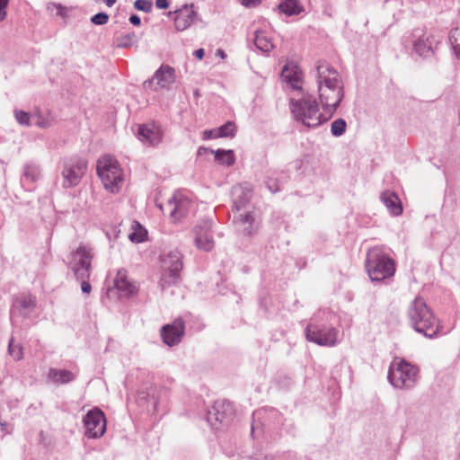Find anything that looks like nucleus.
I'll return each instance as SVG.
<instances>
[{
	"instance_id": "nucleus-10",
	"label": "nucleus",
	"mask_w": 460,
	"mask_h": 460,
	"mask_svg": "<svg viewBox=\"0 0 460 460\" xmlns=\"http://www.w3.org/2000/svg\"><path fill=\"white\" fill-rule=\"evenodd\" d=\"M93 256V248L88 244L80 243L75 251L71 252L67 266L75 279L90 278Z\"/></svg>"
},
{
	"instance_id": "nucleus-1",
	"label": "nucleus",
	"mask_w": 460,
	"mask_h": 460,
	"mask_svg": "<svg viewBox=\"0 0 460 460\" xmlns=\"http://www.w3.org/2000/svg\"><path fill=\"white\" fill-rule=\"evenodd\" d=\"M316 71L319 100L331 118L344 97L343 83L339 73L325 61L318 63Z\"/></svg>"
},
{
	"instance_id": "nucleus-27",
	"label": "nucleus",
	"mask_w": 460,
	"mask_h": 460,
	"mask_svg": "<svg viewBox=\"0 0 460 460\" xmlns=\"http://www.w3.org/2000/svg\"><path fill=\"white\" fill-rule=\"evenodd\" d=\"M114 284L118 290L124 292L128 296L137 292L136 286L128 279L127 271L123 269L118 271Z\"/></svg>"
},
{
	"instance_id": "nucleus-18",
	"label": "nucleus",
	"mask_w": 460,
	"mask_h": 460,
	"mask_svg": "<svg viewBox=\"0 0 460 460\" xmlns=\"http://www.w3.org/2000/svg\"><path fill=\"white\" fill-rule=\"evenodd\" d=\"M211 227L212 221L210 219H205L200 225L194 227L195 243L199 250L209 252L213 249Z\"/></svg>"
},
{
	"instance_id": "nucleus-23",
	"label": "nucleus",
	"mask_w": 460,
	"mask_h": 460,
	"mask_svg": "<svg viewBox=\"0 0 460 460\" xmlns=\"http://www.w3.org/2000/svg\"><path fill=\"white\" fill-rule=\"evenodd\" d=\"M252 197V187L245 184H238L232 189L233 207L239 211L245 208Z\"/></svg>"
},
{
	"instance_id": "nucleus-26",
	"label": "nucleus",
	"mask_w": 460,
	"mask_h": 460,
	"mask_svg": "<svg viewBox=\"0 0 460 460\" xmlns=\"http://www.w3.org/2000/svg\"><path fill=\"white\" fill-rule=\"evenodd\" d=\"M270 31H254V45L261 52L268 53L274 48Z\"/></svg>"
},
{
	"instance_id": "nucleus-25",
	"label": "nucleus",
	"mask_w": 460,
	"mask_h": 460,
	"mask_svg": "<svg viewBox=\"0 0 460 460\" xmlns=\"http://www.w3.org/2000/svg\"><path fill=\"white\" fill-rule=\"evenodd\" d=\"M139 36L134 31H116L113 44L118 48H128L137 42Z\"/></svg>"
},
{
	"instance_id": "nucleus-58",
	"label": "nucleus",
	"mask_w": 460,
	"mask_h": 460,
	"mask_svg": "<svg viewBox=\"0 0 460 460\" xmlns=\"http://www.w3.org/2000/svg\"><path fill=\"white\" fill-rule=\"evenodd\" d=\"M194 94H195L196 96H199V91H198V90H196V91H195V93H194Z\"/></svg>"
},
{
	"instance_id": "nucleus-43",
	"label": "nucleus",
	"mask_w": 460,
	"mask_h": 460,
	"mask_svg": "<svg viewBox=\"0 0 460 460\" xmlns=\"http://www.w3.org/2000/svg\"><path fill=\"white\" fill-rule=\"evenodd\" d=\"M266 186L272 193L281 190V182L278 179L269 178L266 181Z\"/></svg>"
},
{
	"instance_id": "nucleus-9",
	"label": "nucleus",
	"mask_w": 460,
	"mask_h": 460,
	"mask_svg": "<svg viewBox=\"0 0 460 460\" xmlns=\"http://www.w3.org/2000/svg\"><path fill=\"white\" fill-rule=\"evenodd\" d=\"M282 415L275 408L263 407L252 413L251 436L255 438L282 423Z\"/></svg>"
},
{
	"instance_id": "nucleus-48",
	"label": "nucleus",
	"mask_w": 460,
	"mask_h": 460,
	"mask_svg": "<svg viewBox=\"0 0 460 460\" xmlns=\"http://www.w3.org/2000/svg\"><path fill=\"white\" fill-rule=\"evenodd\" d=\"M9 0H0V20H4L6 15L5 9L7 7Z\"/></svg>"
},
{
	"instance_id": "nucleus-52",
	"label": "nucleus",
	"mask_w": 460,
	"mask_h": 460,
	"mask_svg": "<svg viewBox=\"0 0 460 460\" xmlns=\"http://www.w3.org/2000/svg\"><path fill=\"white\" fill-rule=\"evenodd\" d=\"M212 149H209L208 147H205V146H199L198 151H197V155L198 156H202V155H205L207 154H210V151Z\"/></svg>"
},
{
	"instance_id": "nucleus-13",
	"label": "nucleus",
	"mask_w": 460,
	"mask_h": 460,
	"mask_svg": "<svg viewBox=\"0 0 460 460\" xmlns=\"http://www.w3.org/2000/svg\"><path fill=\"white\" fill-rule=\"evenodd\" d=\"M85 429L84 436L88 438H100L107 429V420L104 412L98 407L89 410L83 418Z\"/></svg>"
},
{
	"instance_id": "nucleus-5",
	"label": "nucleus",
	"mask_w": 460,
	"mask_h": 460,
	"mask_svg": "<svg viewBox=\"0 0 460 460\" xmlns=\"http://www.w3.org/2000/svg\"><path fill=\"white\" fill-rule=\"evenodd\" d=\"M181 259L182 256L177 250L161 255V277L158 286L163 292L181 282Z\"/></svg>"
},
{
	"instance_id": "nucleus-3",
	"label": "nucleus",
	"mask_w": 460,
	"mask_h": 460,
	"mask_svg": "<svg viewBox=\"0 0 460 460\" xmlns=\"http://www.w3.org/2000/svg\"><path fill=\"white\" fill-rule=\"evenodd\" d=\"M290 110L295 120L309 128H315L330 119L320 112L315 98L311 95H304L297 100L291 99Z\"/></svg>"
},
{
	"instance_id": "nucleus-7",
	"label": "nucleus",
	"mask_w": 460,
	"mask_h": 460,
	"mask_svg": "<svg viewBox=\"0 0 460 460\" xmlns=\"http://www.w3.org/2000/svg\"><path fill=\"white\" fill-rule=\"evenodd\" d=\"M96 171L106 190L112 193L119 191V184L123 181L122 171L113 156L107 155L100 158Z\"/></svg>"
},
{
	"instance_id": "nucleus-6",
	"label": "nucleus",
	"mask_w": 460,
	"mask_h": 460,
	"mask_svg": "<svg viewBox=\"0 0 460 460\" xmlns=\"http://www.w3.org/2000/svg\"><path fill=\"white\" fill-rule=\"evenodd\" d=\"M338 333L339 331L328 323V316L321 320L314 317L305 329L306 340L319 346H334L337 343Z\"/></svg>"
},
{
	"instance_id": "nucleus-53",
	"label": "nucleus",
	"mask_w": 460,
	"mask_h": 460,
	"mask_svg": "<svg viewBox=\"0 0 460 460\" xmlns=\"http://www.w3.org/2000/svg\"><path fill=\"white\" fill-rule=\"evenodd\" d=\"M193 55L196 58L201 60L205 56V50L203 49H199L194 51Z\"/></svg>"
},
{
	"instance_id": "nucleus-11",
	"label": "nucleus",
	"mask_w": 460,
	"mask_h": 460,
	"mask_svg": "<svg viewBox=\"0 0 460 460\" xmlns=\"http://www.w3.org/2000/svg\"><path fill=\"white\" fill-rule=\"evenodd\" d=\"M87 171V161L79 156H71L63 161L61 175L65 189L77 186Z\"/></svg>"
},
{
	"instance_id": "nucleus-42",
	"label": "nucleus",
	"mask_w": 460,
	"mask_h": 460,
	"mask_svg": "<svg viewBox=\"0 0 460 460\" xmlns=\"http://www.w3.org/2000/svg\"><path fill=\"white\" fill-rule=\"evenodd\" d=\"M108 21L109 15L103 12L96 13L91 18V22L95 25H104Z\"/></svg>"
},
{
	"instance_id": "nucleus-12",
	"label": "nucleus",
	"mask_w": 460,
	"mask_h": 460,
	"mask_svg": "<svg viewBox=\"0 0 460 460\" xmlns=\"http://www.w3.org/2000/svg\"><path fill=\"white\" fill-rule=\"evenodd\" d=\"M234 410L227 400H217L208 410L206 420L214 429L227 426L233 420Z\"/></svg>"
},
{
	"instance_id": "nucleus-4",
	"label": "nucleus",
	"mask_w": 460,
	"mask_h": 460,
	"mask_svg": "<svg viewBox=\"0 0 460 460\" xmlns=\"http://www.w3.org/2000/svg\"><path fill=\"white\" fill-rule=\"evenodd\" d=\"M365 267L371 281L380 282L393 277L395 272L394 261L380 247L368 250Z\"/></svg>"
},
{
	"instance_id": "nucleus-45",
	"label": "nucleus",
	"mask_w": 460,
	"mask_h": 460,
	"mask_svg": "<svg viewBox=\"0 0 460 460\" xmlns=\"http://www.w3.org/2000/svg\"><path fill=\"white\" fill-rule=\"evenodd\" d=\"M90 278L76 279L77 281L81 282V290L84 294H90L92 291V286L89 282Z\"/></svg>"
},
{
	"instance_id": "nucleus-39",
	"label": "nucleus",
	"mask_w": 460,
	"mask_h": 460,
	"mask_svg": "<svg viewBox=\"0 0 460 460\" xmlns=\"http://www.w3.org/2000/svg\"><path fill=\"white\" fill-rule=\"evenodd\" d=\"M137 401L138 403H142L143 401H146L148 403V405L146 406V410L148 411H150V407H149V403H150L152 405V410L155 411L156 402H155L154 397L149 398V394L146 392H145V391L139 392L137 394Z\"/></svg>"
},
{
	"instance_id": "nucleus-40",
	"label": "nucleus",
	"mask_w": 460,
	"mask_h": 460,
	"mask_svg": "<svg viewBox=\"0 0 460 460\" xmlns=\"http://www.w3.org/2000/svg\"><path fill=\"white\" fill-rule=\"evenodd\" d=\"M14 116H15V119H16L17 122L20 125H22V126H30L31 125V123H30V119H31L30 113H28V112H26L24 111L15 110L14 111Z\"/></svg>"
},
{
	"instance_id": "nucleus-54",
	"label": "nucleus",
	"mask_w": 460,
	"mask_h": 460,
	"mask_svg": "<svg viewBox=\"0 0 460 460\" xmlns=\"http://www.w3.org/2000/svg\"><path fill=\"white\" fill-rule=\"evenodd\" d=\"M8 423L6 421H1L0 420V430L1 431H7Z\"/></svg>"
},
{
	"instance_id": "nucleus-8",
	"label": "nucleus",
	"mask_w": 460,
	"mask_h": 460,
	"mask_svg": "<svg viewBox=\"0 0 460 460\" xmlns=\"http://www.w3.org/2000/svg\"><path fill=\"white\" fill-rule=\"evenodd\" d=\"M418 367L404 359L390 366L387 378L395 388L411 389L417 382Z\"/></svg>"
},
{
	"instance_id": "nucleus-51",
	"label": "nucleus",
	"mask_w": 460,
	"mask_h": 460,
	"mask_svg": "<svg viewBox=\"0 0 460 460\" xmlns=\"http://www.w3.org/2000/svg\"><path fill=\"white\" fill-rule=\"evenodd\" d=\"M155 5L159 9H166L169 6L168 0H155Z\"/></svg>"
},
{
	"instance_id": "nucleus-35",
	"label": "nucleus",
	"mask_w": 460,
	"mask_h": 460,
	"mask_svg": "<svg viewBox=\"0 0 460 460\" xmlns=\"http://www.w3.org/2000/svg\"><path fill=\"white\" fill-rule=\"evenodd\" d=\"M347 122L340 118L333 120L331 124V133L333 137H339L346 132Z\"/></svg>"
},
{
	"instance_id": "nucleus-37",
	"label": "nucleus",
	"mask_w": 460,
	"mask_h": 460,
	"mask_svg": "<svg viewBox=\"0 0 460 460\" xmlns=\"http://www.w3.org/2000/svg\"><path fill=\"white\" fill-rule=\"evenodd\" d=\"M47 9L51 15L60 16L62 18L66 17L67 13L70 11V9L56 3H49L47 6Z\"/></svg>"
},
{
	"instance_id": "nucleus-17",
	"label": "nucleus",
	"mask_w": 460,
	"mask_h": 460,
	"mask_svg": "<svg viewBox=\"0 0 460 460\" xmlns=\"http://www.w3.org/2000/svg\"><path fill=\"white\" fill-rule=\"evenodd\" d=\"M37 305L36 297L31 294H21L13 299L11 318L22 316L28 318L34 312Z\"/></svg>"
},
{
	"instance_id": "nucleus-21",
	"label": "nucleus",
	"mask_w": 460,
	"mask_h": 460,
	"mask_svg": "<svg viewBox=\"0 0 460 460\" xmlns=\"http://www.w3.org/2000/svg\"><path fill=\"white\" fill-rule=\"evenodd\" d=\"M137 136L141 142L155 146L162 141L163 134L160 127L151 122L139 125Z\"/></svg>"
},
{
	"instance_id": "nucleus-32",
	"label": "nucleus",
	"mask_w": 460,
	"mask_h": 460,
	"mask_svg": "<svg viewBox=\"0 0 460 460\" xmlns=\"http://www.w3.org/2000/svg\"><path fill=\"white\" fill-rule=\"evenodd\" d=\"M281 76L283 79L290 84V86L295 90H301L302 86L300 84V75L296 71H290L288 66H285L281 72Z\"/></svg>"
},
{
	"instance_id": "nucleus-46",
	"label": "nucleus",
	"mask_w": 460,
	"mask_h": 460,
	"mask_svg": "<svg viewBox=\"0 0 460 460\" xmlns=\"http://www.w3.org/2000/svg\"><path fill=\"white\" fill-rule=\"evenodd\" d=\"M219 134L218 128H213V129H206L203 132V139H212V138H217L220 137L217 136Z\"/></svg>"
},
{
	"instance_id": "nucleus-15",
	"label": "nucleus",
	"mask_w": 460,
	"mask_h": 460,
	"mask_svg": "<svg viewBox=\"0 0 460 460\" xmlns=\"http://www.w3.org/2000/svg\"><path fill=\"white\" fill-rule=\"evenodd\" d=\"M168 15L174 21L175 29H188L191 25H198V15L193 4H183L181 8L169 12Z\"/></svg>"
},
{
	"instance_id": "nucleus-19",
	"label": "nucleus",
	"mask_w": 460,
	"mask_h": 460,
	"mask_svg": "<svg viewBox=\"0 0 460 460\" xmlns=\"http://www.w3.org/2000/svg\"><path fill=\"white\" fill-rule=\"evenodd\" d=\"M438 40L429 31H425L418 40L414 41L413 49L417 55L422 58L433 56Z\"/></svg>"
},
{
	"instance_id": "nucleus-16",
	"label": "nucleus",
	"mask_w": 460,
	"mask_h": 460,
	"mask_svg": "<svg viewBox=\"0 0 460 460\" xmlns=\"http://www.w3.org/2000/svg\"><path fill=\"white\" fill-rule=\"evenodd\" d=\"M185 323L181 318L174 320L172 323H167L161 328V337L163 341L169 347L179 344L184 335Z\"/></svg>"
},
{
	"instance_id": "nucleus-49",
	"label": "nucleus",
	"mask_w": 460,
	"mask_h": 460,
	"mask_svg": "<svg viewBox=\"0 0 460 460\" xmlns=\"http://www.w3.org/2000/svg\"><path fill=\"white\" fill-rule=\"evenodd\" d=\"M240 2L245 7H254L261 3V0H240Z\"/></svg>"
},
{
	"instance_id": "nucleus-44",
	"label": "nucleus",
	"mask_w": 460,
	"mask_h": 460,
	"mask_svg": "<svg viewBox=\"0 0 460 460\" xmlns=\"http://www.w3.org/2000/svg\"><path fill=\"white\" fill-rule=\"evenodd\" d=\"M33 118L36 119L35 124L41 128H46L50 126V121L47 117L40 114H36Z\"/></svg>"
},
{
	"instance_id": "nucleus-22",
	"label": "nucleus",
	"mask_w": 460,
	"mask_h": 460,
	"mask_svg": "<svg viewBox=\"0 0 460 460\" xmlns=\"http://www.w3.org/2000/svg\"><path fill=\"white\" fill-rule=\"evenodd\" d=\"M191 202L189 199L174 194L168 201L167 206L171 208L170 217L174 220H180L189 213Z\"/></svg>"
},
{
	"instance_id": "nucleus-34",
	"label": "nucleus",
	"mask_w": 460,
	"mask_h": 460,
	"mask_svg": "<svg viewBox=\"0 0 460 460\" xmlns=\"http://www.w3.org/2000/svg\"><path fill=\"white\" fill-rule=\"evenodd\" d=\"M8 354L13 358L14 360L20 361L23 358V349L21 344H14V339L12 337L8 342Z\"/></svg>"
},
{
	"instance_id": "nucleus-33",
	"label": "nucleus",
	"mask_w": 460,
	"mask_h": 460,
	"mask_svg": "<svg viewBox=\"0 0 460 460\" xmlns=\"http://www.w3.org/2000/svg\"><path fill=\"white\" fill-rule=\"evenodd\" d=\"M275 382L278 387L284 391H288L295 384L293 376L284 373L278 374Z\"/></svg>"
},
{
	"instance_id": "nucleus-36",
	"label": "nucleus",
	"mask_w": 460,
	"mask_h": 460,
	"mask_svg": "<svg viewBox=\"0 0 460 460\" xmlns=\"http://www.w3.org/2000/svg\"><path fill=\"white\" fill-rule=\"evenodd\" d=\"M218 128L220 137H233L235 135L236 128L234 122L227 121L224 125L220 126Z\"/></svg>"
},
{
	"instance_id": "nucleus-59",
	"label": "nucleus",
	"mask_w": 460,
	"mask_h": 460,
	"mask_svg": "<svg viewBox=\"0 0 460 460\" xmlns=\"http://www.w3.org/2000/svg\"><path fill=\"white\" fill-rule=\"evenodd\" d=\"M159 208H160V209H161V210H164V208H163V206H162V205H160V206H159Z\"/></svg>"
},
{
	"instance_id": "nucleus-41",
	"label": "nucleus",
	"mask_w": 460,
	"mask_h": 460,
	"mask_svg": "<svg viewBox=\"0 0 460 460\" xmlns=\"http://www.w3.org/2000/svg\"><path fill=\"white\" fill-rule=\"evenodd\" d=\"M134 7L139 11L149 13L152 11L153 3L150 0H136Z\"/></svg>"
},
{
	"instance_id": "nucleus-31",
	"label": "nucleus",
	"mask_w": 460,
	"mask_h": 460,
	"mask_svg": "<svg viewBox=\"0 0 460 460\" xmlns=\"http://www.w3.org/2000/svg\"><path fill=\"white\" fill-rule=\"evenodd\" d=\"M279 10L288 16L298 14L302 12L303 8L298 0H283L279 5Z\"/></svg>"
},
{
	"instance_id": "nucleus-24",
	"label": "nucleus",
	"mask_w": 460,
	"mask_h": 460,
	"mask_svg": "<svg viewBox=\"0 0 460 460\" xmlns=\"http://www.w3.org/2000/svg\"><path fill=\"white\" fill-rule=\"evenodd\" d=\"M380 199L393 216H399L402 213V202L396 193L385 190L381 193Z\"/></svg>"
},
{
	"instance_id": "nucleus-28",
	"label": "nucleus",
	"mask_w": 460,
	"mask_h": 460,
	"mask_svg": "<svg viewBox=\"0 0 460 460\" xmlns=\"http://www.w3.org/2000/svg\"><path fill=\"white\" fill-rule=\"evenodd\" d=\"M40 168L37 164L33 162L27 163L23 167L22 182L23 184L34 183L40 179Z\"/></svg>"
},
{
	"instance_id": "nucleus-29",
	"label": "nucleus",
	"mask_w": 460,
	"mask_h": 460,
	"mask_svg": "<svg viewBox=\"0 0 460 460\" xmlns=\"http://www.w3.org/2000/svg\"><path fill=\"white\" fill-rule=\"evenodd\" d=\"M48 376L56 384L65 385L75 380V376L66 369L50 368Z\"/></svg>"
},
{
	"instance_id": "nucleus-30",
	"label": "nucleus",
	"mask_w": 460,
	"mask_h": 460,
	"mask_svg": "<svg viewBox=\"0 0 460 460\" xmlns=\"http://www.w3.org/2000/svg\"><path fill=\"white\" fill-rule=\"evenodd\" d=\"M210 154H213L215 156V160L222 165L231 166L235 162L234 153L231 149L211 150Z\"/></svg>"
},
{
	"instance_id": "nucleus-55",
	"label": "nucleus",
	"mask_w": 460,
	"mask_h": 460,
	"mask_svg": "<svg viewBox=\"0 0 460 460\" xmlns=\"http://www.w3.org/2000/svg\"><path fill=\"white\" fill-rule=\"evenodd\" d=\"M216 55L217 56H219L221 58H225L226 57V54L225 53V51L221 49H218L216 52Z\"/></svg>"
},
{
	"instance_id": "nucleus-50",
	"label": "nucleus",
	"mask_w": 460,
	"mask_h": 460,
	"mask_svg": "<svg viewBox=\"0 0 460 460\" xmlns=\"http://www.w3.org/2000/svg\"><path fill=\"white\" fill-rule=\"evenodd\" d=\"M129 22L134 26H140V24H141V19L137 14H131L129 17Z\"/></svg>"
},
{
	"instance_id": "nucleus-2",
	"label": "nucleus",
	"mask_w": 460,
	"mask_h": 460,
	"mask_svg": "<svg viewBox=\"0 0 460 460\" xmlns=\"http://www.w3.org/2000/svg\"><path fill=\"white\" fill-rule=\"evenodd\" d=\"M408 318L413 330L428 339L444 334L443 325L422 297H416L409 305Z\"/></svg>"
},
{
	"instance_id": "nucleus-14",
	"label": "nucleus",
	"mask_w": 460,
	"mask_h": 460,
	"mask_svg": "<svg viewBox=\"0 0 460 460\" xmlns=\"http://www.w3.org/2000/svg\"><path fill=\"white\" fill-rule=\"evenodd\" d=\"M175 70L169 65H162L151 79L144 82L145 89L157 91L159 88H167L175 82Z\"/></svg>"
},
{
	"instance_id": "nucleus-47",
	"label": "nucleus",
	"mask_w": 460,
	"mask_h": 460,
	"mask_svg": "<svg viewBox=\"0 0 460 460\" xmlns=\"http://www.w3.org/2000/svg\"><path fill=\"white\" fill-rule=\"evenodd\" d=\"M146 234V232L145 233L133 232V233L129 234L128 238L131 242L138 243L145 240Z\"/></svg>"
},
{
	"instance_id": "nucleus-20",
	"label": "nucleus",
	"mask_w": 460,
	"mask_h": 460,
	"mask_svg": "<svg viewBox=\"0 0 460 460\" xmlns=\"http://www.w3.org/2000/svg\"><path fill=\"white\" fill-rule=\"evenodd\" d=\"M233 222L235 224L238 231L245 236L255 235L260 228V221L256 218L253 212H247L234 217Z\"/></svg>"
},
{
	"instance_id": "nucleus-56",
	"label": "nucleus",
	"mask_w": 460,
	"mask_h": 460,
	"mask_svg": "<svg viewBox=\"0 0 460 460\" xmlns=\"http://www.w3.org/2000/svg\"><path fill=\"white\" fill-rule=\"evenodd\" d=\"M251 460H270V459L266 456H256L255 458H252Z\"/></svg>"
},
{
	"instance_id": "nucleus-57",
	"label": "nucleus",
	"mask_w": 460,
	"mask_h": 460,
	"mask_svg": "<svg viewBox=\"0 0 460 460\" xmlns=\"http://www.w3.org/2000/svg\"><path fill=\"white\" fill-rule=\"evenodd\" d=\"M104 1L109 7L112 6L117 2V0H104Z\"/></svg>"
},
{
	"instance_id": "nucleus-38",
	"label": "nucleus",
	"mask_w": 460,
	"mask_h": 460,
	"mask_svg": "<svg viewBox=\"0 0 460 460\" xmlns=\"http://www.w3.org/2000/svg\"><path fill=\"white\" fill-rule=\"evenodd\" d=\"M449 41L457 58H460V31H450Z\"/></svg>"
}]
</instances>
